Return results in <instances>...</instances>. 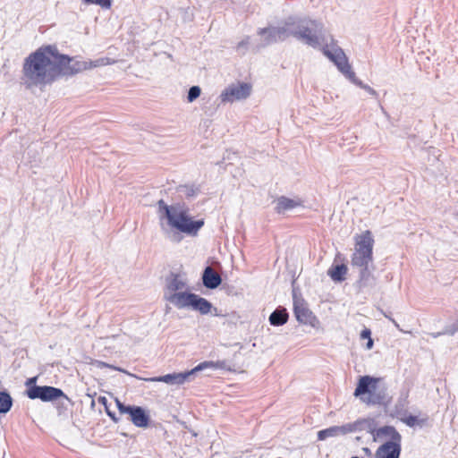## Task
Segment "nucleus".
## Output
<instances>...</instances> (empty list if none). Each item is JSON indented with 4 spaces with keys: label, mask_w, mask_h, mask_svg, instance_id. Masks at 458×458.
<instances>
[{
    "label": "nucleus",
    "mask_w": 458,
    "mask_h": 458,
    "mask_svg": "<svg viewBox=\"0 0 458 458\" xmlns=\"http://www.w3.org/2000/svg\"><path fill=\"white\" fill-rule=\"evenodd\" d=\"M257 34L263 38L262 43L256 47V51L278 42L293 38L313 48L320 47L323 24L308 16L290 15L280 21L277 26L259 28Z\"/></svg>",
    "instance_id": "nucleus-1"
},
{
    "label": "nucleus",
    "mask_w": 458,
    "mask_h": 458,
    "mask_svg": "<svg viewBox=\"0 0 458 458\" xmlns=\"http://www.w3.org/2000/svg\"><path fill=\"white\" fill-rule=\"evenodd\" d=\"M58 49L55 45L38 47L30 53L22 64V84L27 89H40L59 79Z\"/></svg>",
    "instance_id": "nucleus-2"
},
{
    "label": "nucleus",
    "mask_w": 458,
    "mask_h": 458,
    "mask_svg": "<svg viewBox=\"0 0 458 458\" xmlns=\"http://www.w3.org/2000/svg\"><path fill=\"white\" fill-rule=\"evenodd\" d=\"M157 208L160 219L165 218L167 225L177 230L168 235L174 242L178 243L182 240L180 233L189 236L198 235L199 231L204 225L203 219L193 220L188 213L189 209L180 204L167 205L164 199H160L157 201Z\"/></svg>",
    "instance_id": "nucleus-3"
},
{
    "label": "nucleus",
    "mask_w": 458,
    "mask_h": 458,
    "mask_svg": "<svg viewBox=\"0 0 458 458\" xmlns=\"http://www.w3.org/2000/svg\"><path fill=\"white\" fill-rule=\"evenodd\" d=\"M225 361H203L199 363L198 366H196L194 369L181 372V373H173V374H167L165 376L160 377H148V378H142L145 381L148 382H163L168 385H182L186 381L190 380V377L194 375L196 372L202 371L205 369H225Z\"/></svg>",
    "instance_id": "nucleus-4"
},
{
    "label": "nucleus",
    "mask_w": 458,
    "mask_h": 458,
    "mask_svg": "<svg viewBox=\"0 0 458 458\" xmlns=\"http://www.w3.org/2000/svg\"><path fill=\"white\" fill-rule=\"evenodd\" d=\"M176 308L179 310L190 309L199 312L201 315L212 314L213 316H220L218 309L213 307L212 303L207 299L193 293H183L175 296Z\"/></svg>",
    "instance_id": "nucleus-5"
},
{
    "label": "nucleus",
    "mask_w": 458,
    "mask_h": 458,
    "mask_svg": "<svg viewBox=\"0 0 458 458\" xmlns=\"http://www.w3.org/2000/svg\"><path fill=\"white\" fill-rule=\"evenodd\" d=\"M374 239L367 230L356 238L355 250L352 256V266H361L373 262Z\"/></svg>",
    "instance_id": "nucleus-6"
},
{
    "label": "nucleus",
    "mask_w": 458,
    "mask_h": 458,
    "mask_svg": "<svg viewBox=\"0 0 458 458\" xmlns=\"http://www.w3.org/2000/svg\"><path fill=\"white\" fill-rule=\"evenodd\" d=\"M57 58L58 67L60 69L59 78L64 76H72L87 69H90L92 67H97L99 65H105L107 64L105 62L104 58H100L89 63L84 61H77L74 58L70 57L67 55L61 54L59 52Z\"/></svg>",
    "instance_id": "nucleus-7"
},
{
    "label": "nucleus",
    "mask_w": 458,
    "mask_h": 458,
    "mask_svg": "<svg viewBox=\"0 0 458 458\" xmlns=\"http://www.w3.org/2000/svg\"><path fill=\"white\" fill-rule=\"evenodd\" d=\"M188 284L183 276L171 272L165 279L164 298L176 308L175 296L189 293Z\"/></svg>",
    "instance_id": "nucleus-8"
},
{
    "label": "nucleus",
    "mask_w": 458,
    "mask_h": 458,
    "mask_svg": "<svg viewBox=\"0 0 458 458\" xmlns=\"http://www.w3.org/2000/svg\"><path fill=\"white\" fill-rule=\"evenodd\" d=\"M323 53L347 79L354 77V72L352 70L348 58L341 47H332V49H329L327 46L323 48Z\"/></svg>",
    "instance_id": "nucleus-9"
},
{
    "label": "nucleus",
    "mask_w": 458,
    "mask_h": 458,
    "mask_svg": "<svg viewBox=\"0 0 458 458\" xmlns=\"http://www.w3.org/2000/svg\"><path fill=\"white\" fill-rule=\"evenodd\" d=\"M251 92V86L245 82L231 84L226 87L220 94L222 103H233L246 99Z\"/></svg>",
    "instance_id": "nucleus-10"
},
{
    "label": "nucleus",
    "mask_w": 458,
    "mask_h": 458,
    "mask_svg": "<svg viewBox=\"0 0 458 458\" xmlns=\"http://www.w3.org/2000/svg\"><path fill=\"white\" fill-rule=\"evenodd\" d=\"M293 312L298 322L315 328L319 326L318 319L307 307L304 300L297 298L295 294L293 295Z\"/></svg>",
    "instance_id": "nucleus-11"
},
{
    "label": "nucleus",
    "mask_w": 458,
    "mask_h": 458,
    "mask_svg": "<svg viewBox=\"0 0 458 458\" xmlns=\"http://www.w3.org/2000/svg\"><path fill=\"white\" fill-rule=\"evenodd\" d=\"M117 408L120 413L128 414L130 420L139 428H147L149 422V416L146 413L145 410L140 406H131L116 401Z\"/></svg>",
    "instance_id": "nucleus-12"
},
{
    "label": "nucleus",
    "mask_w": 458,
    "mask_h": 458,
    "mask_svg": "<svg viewBox=\"0 0 458 458\" xmlns=\"http://www.w3.org/2000/svg\"><path fill=\"white\" fill-rule=\"evenodd\" d=\"M27 395L30 399H40L43 402L54 401L59 397L67 398L61 389L47 386H33L28 389Z\"/></svg>",
    "instance_id": "nucleus-13"
},
{
    "label": "nucleus",
    "mask_w": 458,
    "mask_h": 458,
    "mask_svg": "<svg viewBox=\"0 0 458 458\" xmlns=\"http://www.w3.org/2000/svg\"><path fill=\"white\" fill-rule=\"evenodd\" d=\"M387 439L386 443H398L401 444L402 437L392 426H384L379 428H376L373 441H380Z\"/></svg>",
    "instance_id": "nucleus-14"
},
{
    "label": "nucleus",
    "mask_w": 458,
    "mask_h": 458,
    "mask_svg": "<svg viewBox=\"0 0 458 458\" xmlns=\"http://www.w3.org/2000/svg\"><path fill=\"white\" fill-rule=\"evenodd\" d=\"M352 433V428L348 426V423L341 426H332L327 428L319 430L318 432V439L320 441L327 440V438H335L342 436H345Z\"/></svg>",
    "instance_id": "nucleus-15"
},
{
    "label": "nucleus",
    "mask_w": 458,
    "mask_h": 458,
    "mask_svg": "<svg viewBox=\"0 0 458 458\" xmlns=\"http://www.w3.org/2000/svg\"><path fill=\"white\" fill-rule=\"evenodd\" d=\"M401 454V444L384 443L376 451V458H399Z\"/></svg>",
    "instance_id": "nucleus-16"
},
{
    "label": "nucleus",
    "mask_w": 458,
    "mask_h": 458,
    "mask_svg": "<svg viewBox=\"0 0 458 458\" xmlns=\"http://www.w3.org/2000/svg\"><path fill=\"white\" fill-rule=\"evenodd\" d=\"M202 284L207 289H216L222 283V277L211 267H205L202 273Z\"/></svg>",
    "instance_id": "nucleus-17"
},
{
    "label": "nucleus",
    "mask_w": 458,
    "mask_h": 458,
    "mask_svg": "<svg viewBox=\"0 0 458 458\" xmlns=\"http://www.w3.org/2000/svg\"><path fill=\"white\" fill-rule=\"evenodd\" d=\"M378 379L369 376L361 377L359 379L358 386L354 391L356 397L362 396L365 394H371L376 389Z\"/></svg>",
    "instance_id": "nucleus-18"
},
{
    "label": "nucleus",
    "mask_w": 458,
    "mask_h": 458,
    "mask_svg": "<svg viewBox=\"0 0 458 458\" xmlns=\"http://www.w3.org/2000/svg\"><path fill=\"white\" fill-rule=\"evenodd\" d=\"M348 426L352 428V433L365 430L372 436V438H374L377 423L372 419L356 420L354 422L348 423Z\"/></svg>",
    "instance_id": "nucleus-19"
},
{
    "label": "nucleus",
    "mask_w": 458,
    "mask_h": 458,
    "mask_svg": "<svg viewBox=\"0 0 458 458\" xmlns=\"http://www.w3.org/2000/svg\"><path fill=\"white\" fill-rule=\"evenodd\" d=\"M289 318L287 310L283 306H278L269 316V323L274 327H280L284 325Z\"/></svg>",
    "instance_id": "nucleus-20"
},
{
    "label": "nucleus",
    "mask_w": 458,
    "mask_h": 458,
    "mask_svg": "<svg viewBox=\"0 0 458 458\" xmlns=\"http://www.w3.org/2000/svg\"><path fill=\"white\" fill-rule=\"evenodd\" d=\"M360 268L359 284L360 287H367L370 285L373 281L372 271L374 269L372 263H367L366 265L358 266Z\"/></svg>",
    "instance_id": "nucleus-21"
},
{
    "label": "nucleus",
    "mask_w": 458,
    "mask_h": 458,
    "mask_svg": "<svg viewBox=\"0 0 458 458\" xmlns=\"http://www.w3.org/2000/svg\"><path fill=\"white\" fill-rule=\"evenodd\" d=\"M300 203L295 201L294 199H289L284 196H281L276 200V211L278 214L284 213L287 210L293 209L299 206Z\"/></svg>",
    "instance_id": "nucleus-22"
},
{
    "label": "nucleus",
    "mask_w": 458,
    "mask_h": 458,
    "mask_svg": "<svg viewBox=\"0 0 458 458\" xmlns=\"http://www.w3.org/2000/svg\"><path fill=\"white\" fill-rule=\"evenodd\" d=\"M346 273L347 267L344 264L333 265L327 271V275L335 282H343Z\"/></svg>",
    "instance_id": "nucleus-23"
},
{
    "label": "nucleus",
    "mask_w": 458,
    "mask_h": 458,
    "mask_svg": "<svg viewBox=\"0 0 458 458\" xmlns=\"http://www.w3.org/2000/svg\"><path fill=\"white\" fill-rule=\"evenodd\" d=\"M177 191L183 195L185 198L190 199L197 196V194L199 192V188L198 186H195L194 184L189 185H180L177 188Z\"/></svg>",
    "instance_id": "nucleus-24"
},
{
    "label": "nucleus",
    "mask_w": 458,
    "mask_h": 458,
    "mask_svg": "<svg viewBox=\"0 0 458 458\" xmlns=\"http://www.w3.org/2000/svg\"><path fill=\"white\" fill-rule=\"evenodd\" d=\"M13 405V399L6 392H0V413H7Z\"/></svg>",
    "instance_id": "nucleus-25"
},
{
    "label": "nucleus",
    "mask_w": 458,
    "mask_h": 458,
    "mask_svg": "<svg viewBox=\"0 0 458 458\" xmlns=\"http://www.w3.org/2000/svg\"><path fill=\"white\" fill-rule=\"evenodd\" d=\"M349 80L355 84L356 86L360 87V89L366 90L369 94L374 97H377V92L372 89L370 86L364 84L360 80H359L356 75L354 74V77H350Z\"/></svg>",
    "instance_id": "nucleus-26"
},
{
    "label": "nucleus",
    "mask_w": 458,
    "mask_h": 458,
    "mask_svg": "<svg viewBox=\"0 0 458 458\" xmlns=\"http://www.w3.org/2000/svg\"><path fill=\"white\" fill-rule=\"evenodd\" d=\"M90 363L94 366H96L97 368L98 369H102V368H110L114 370H117V371H120V372H123V373H125L129 376H132L134 377V375L129 373L128 371H126L125 369H122V368H119V367H116V366H114V365H111V364H108V363H106L104 361H100V360H92L90 361Z\"/></svg>",
    "instance_id": "nucleus-27"
},
{
    "label": "nucleus",
    "mask_w": 458,
    "mask_h": 458,
    "mask_svg": "<svg viewBox=\"0 0 458 458\" xmlns=\"http://www.w3.org/2000/svg\"><path fill=\"white\" fill-rule=\"evenodd\" d=\"M85 4H96L103 9H110L113 0H81Z\"/></svg>",
    "instance_id": "nucleus-28"
},
{
    "label": "nucleus",
    "mask_w": 458,
    "mask_h": 458,
    "mask_svg": "<svg viewBox=\"0 0 458 458\" xmlns=\"http://www.w3.org/2000/svg\"><path fill=\"white\" fill-rule=\"evenodd\" d=\"M201 93V89L199 86H191L188 91L187 100L191 103L196 100Z\"/></svg>",
    "instance_id": "nucleus-29"
},
{
    "label": "nucleus",
    "mask_w": 458,
    "mask_h": 458,
    "mask_svg": "<svg viewBox=\"0 0 458 458\" xmlns=\"http://www.w3.org/2000/svg\"><path fill=\"white\" fill-rule=\"evenodd\" d=\"M250 45V37H245L242 41H240L236 46V51L241 55H245Z\"/></svg>",
    "instance_id": "nucleus-30"
},
{
    "label": "nucleus",
    "mask_w": 458,
    "mask_h": 458,
    "mask_svg": "<svg viewBox=\"0 0 458 458\" xmlns=\"http://www.w3.org/2000/svg\"><path fill=\"white\" fill-rule=\"evenodd\" d=\"M458 331V321L452 324L449 327H447L445 331L443 332H437V333H432V335L434 337H437L438 335H453L455 332Z\"/></svg>",
    "instance_id": "nucleus-31"
},
{
    "label": "nucleus",
    "mask_w": 458,
    "mask_h": 458,
    "mask_svg": "<svg viewBox=\"0 0 458 458\" xmlns=\"http://www.w3.org/2000/svg\"><path fill=\"white\" fill-rule=\"evenodd\" d=\"M403 421L409 427H414L415 425L420 424V420L418 417L413 415H409L405 417Z\"/></svg>",
    "instance_id": "nucleus-32"
},
{
    "label": "nucleus",
    "mask_w": 458,
    "mask_h": 458,
    "mask_svg": "<svg viewBox=\"0 0 458 458\" xmlns=\"http://www.w3.org/2000/svg\"><path fill=\"white\" fill-rule=\"evenodd\" d=\"M360 338L361 340H365V339H367V340H368L367 344H374V343H373V339L371 338V331H370V329H369V328H364V329L360 332Z\"/></svg>",
    "instance_id": "nucleus-33"
},
{
    "label": "nucleus",
    "mask_w": 458,
    "mask_h": 458,
    "mask_svg": "<svg viewBox=\"0 0 458 458\" xmlns=\"http://www.w3.org/2000/svg\"><path fill=\"white\" fill-rule=\"evenodd\" d=\"M362 451L364 452L365 454H367L368 456H371L372 455V452L369 448L368 447H363L362 448Z\"/></svg>",
    "instance_id": "nucleus-34"
},
{
    "label": "nucleus",
    "mask_w": 458,
    "mask_h": 458,
    "mask_svg": "<svg viewBox=\"0 0 458 458\" xmlns=\"http://www.w3.org/2000/svg\"><path fill=\"white\" fill-rule=\"evenodd\" d=\"M36 381V377L30 378L28 384L34 383Z\"/></svg>",
    "instance_id": "nucleus-35"
},
{
    "label": "nucleus",
    "mask_w": 458,
    "mask_h": 458,
    "mask_svg": "<svg viewBox=\"0 0 458 458\" xmlns=\"http://www.w3.org/2000/svg\"><path fill=\"white\" fill-rule=\"evenodd\" d=\"M361 399L364 401V402H367V403H375L372 399H368V400H365L364 398L361 397Z\"/></svg>",
    "instance_id": "nucleus-36"
},
{
    "label": "nucleus",
    "mask_w": 458,
    "mask_h": 458,
    "mask_svg": "<svg viewBox=\"0 0 458 458\" xmlns=\"http://www.w3.org/2000/svg\"><path fill=\"white\" fill-rule=\"evenodd\" d=\"M372 346H373V345H370V344L366 345L367 350H370V349L372 348Z\"/></svg>",
    "instance_id": "nucleus-37"
},
{
    "label": "nucleus",
    "mask_w": 458,
    "mask_h": 458,
    "mask_svg": "<svg viewBox=\"0 0 458 458\" xmlns=\"http://www.w3.org/2000/svg\"><path fill=\"white\" fill-rule=\"evenodd\" d=\"M108 415L114 420H115V418L114 417V414H111L110 412H108Z\"/></svg>",
    "instance_id": "nucleus-38"
}]
</instances>
